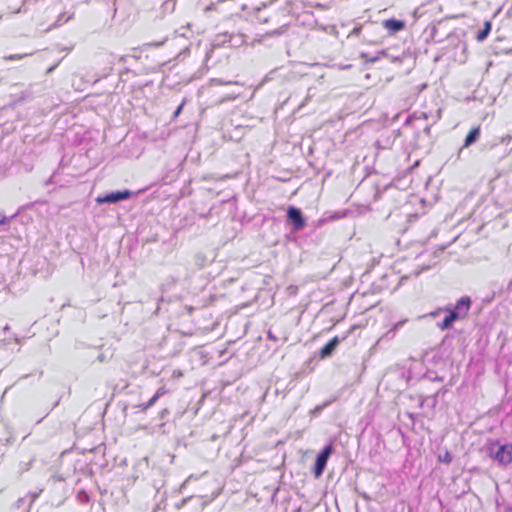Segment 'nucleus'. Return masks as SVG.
<instances>
[{
	"instance_id": "37",
	"label": "nucleus",
	"mask_w": 512,
	"mask_h": 512,
	"mask_svg": "<svg viewBox=\"0 0 512 512\" xmlns=\"http://www.w3.org/2000/svg\"><path fill=\"white\" fill-rule=\"evenodd\" d=\"M439 118H440V110H438V112H437V116H436V118L434 119L433 123H434V122H436Z\"/></svg>"
},
{
	"instance_id": "23",
	"label": "nucleus",
	"mask_w": 512,
	"mask_h": 512,
	"mask_svg": "<svg viewBox=\"0 0 512 512\" xmlns=\"http://www.w3.org/2000/svg\"><path fill=\"white\" fill-rule=\"evenodd\" d=\"M70 19H71V15L66 16L65 14H61V15H59V17L55 21V23L51 26V28L59 27L63 23L68 22Z\"/></svg>"
},
{
	"instance_id": "33",
	"label": "nucleus",
	"mask_w": 512,
	"mask_h": 512,
	"mask_svg": "<svg viewBox=\"0 0 512 512\" xmlns=\"http://www.w3.org/2000/svg\"><path fill=\"white\" fill-rule=\"evenodd\" d=\"M445 37H446V39H448V40H452V41H453L454 39H456V37H455L454 35H452V34H447Z\"/></svg>"
},
{
	"instance_id": "6",
	"label": "nucleus",
	"mask_w": 512,
	"mask_h": 512,
	"mask_svg": "<svg viewBox=\"0 0 512 512\" xmlns=\"http://www.w3.org/2000/svg\"><path fill=\"white\" fill-rule=\"evenodd\" d=\"M441 22L429 24L423 31V36L426 43H440L444 37L439 35V28Z\"/></svg>"
},
{
	"instance_id": "31",
	"label": "nucleus",
	"mask_w": 512,
	"mask_h": 512,
	"mask_svg": "<svg viewBox=\"0 0 512 512\" xmlns=\"http://www.w3.org/2000/svg\"><path fill=\"white\" fill-rule=\"evenodd\" d=\"M140 408L142 411H146L147 409L150 408V406H148V403L146 402V403L141 404Z\"/></svg>"
},
{
	"instance_id": "8",
	"label": "nucleus",
	"mask_w": 512,
	"mask_h": 512,
	"mask_svg": "<svg viewBox=\"0 0 512 512\" xmlns=\"http://www.w3.org/2000/svg\"><path fill=\"white\" fill-rule=\"evenodd\" d=\"M442 311L448 312V314L443 319V321L438 324V327L441 330H448L452 327V325L455 321L462 320V318H460V316L457 313L452 311L450 306H447L443 309H439L437 312L432 313L431 315H433V316L437 315L439 312H442Z\"/></svg>"
},
{
	"instance_id": "43",
	"label": "nucleus",
	"mask_w": 512,
	"mask_h": 512,
	"mask_svg": "<svg viewBox=\"0 0 512 512\" xmlns=\"http://www.w3.org/2000/svg\"><path fill=\"white\" fill-rule=\"evenodd\" d=\"M508 512H512V507L508 510Z\"/></svg>"
},
{
	"instance_id": "10",
	"label": "nucleus",
	"mask_w": 512,
	"mask_h": 512,
	"mask_svg": "<svg viewBox=\"0 0 512 512\" xmlns=\"http://www.w3.org/2000/svg\"><path fill=\"white\" fill-rule=\"evenodd\" d=\"M471 307V299L469 296H463L461 297L456 304L451 307L452 311L457 313L460 318L464 319L468 315V312Z\"/></svg>"
},
{
	"instance_id": "20",
	"label": "nucleus",
	"mask_w": 512,
	"mask_h": 512,
	"mask_svg": "<svg viewBox=\"0 0 512 512\" xmlns=\"http://www.w3.org/2000/svg\"><path fill=\"white\" fill-rule=\"evenodd\" d=\"M166 393V390L163 388V387H160L156 393L154 394V396L147 402L148 403V406L152 407L156 402L157 400Z\"/></svg>"
},
{
	"instance_id": "30",
	"label": "nucleus",
	"mask_w": 512,
	"mask_h": 512,
	"mask_svg": "<svg viewBox=\"0 0 512 512\" xmlns=\"http://www.w3.org/2000/svg\"><path fill=\"white\" fill-rule=\"evenodd\" d=\"M511 139H512V135H506V136L501 138V142L502 143L509 142Z\"/></svg>"
},
{
	"instance_id": "14",
	"label": "nucleus",
	"mask_w": 512,
	"mask_h": 512,
	"mask_svg": "<svg viewBox=\"0 0 512 512\" xmlns=\"http://www.w3.org/2000/svg\"><path fill=\"white\" fill-rule=\"evenodd\" d=\"M266 7L267 3H262L261 6H257L253 9L255 18L261 24H267L271 21V17L267 15L264 11Z\"/></svg>"
},
{
	"instance_id": "29",
	"label": "nucleus",
	"mask_w": 512,
	"mask_h": 512,
	"mask_svg": "<svg viewBox=\"0 0 512 512\" xmlns=\"http://www.w3.org/2000/svg\"><path fill=\"white\" fill-rule=\"evenodd\" d=\"M184 104H185V103H184V102H182V103L177 107V109H176V110H175V112H174V117H177V116L180 114V112H181V110H182V108H183Z\"/></svg>"
},
{
	"instance_id": "40",
	"label": "nucleus",
	"mask_w": 512,
	"mask_h": 512,
	"mask_svg": "<svg viewBox=\"0 0 512 512\" xmlns=\"http://www.w3.org/2000/svg\"><path fill=\"white\" fill-rule=\"evenodd\" d=\"M166 413H167V410H166V409H164V410L161 412V417L163 418V417H164V415H165Z\"/></svg>"
},
{
	"instance_id": "11",
	"label": "nucleus",
	"mask_w": 512,
	"mask_h": 512,
	"mask_svg": "<svg viewBox=\"0 0 512 512\" xmlns=\"http://www.w3.org/2000/svg\"><path fill=\"white\" fill-rule=\"evenodd\" d=\"M346 336L339 338L338 336L333 337L327 344H325L319 351V356L321 359H325L330 357L337 346L340 344L342 340H344Z\"/></svg>"
},
{
	"instance_id": "7",
	"label": "nucleus",
	"mask_w": 512,
	"mask_h": 512,
	"mask_svg": "<svg viewBox=\"0 0 512 512\" xmlns=\"http://www.w3.org/2000/svg\"><path fill=\"white\" fill-rule=\"evenodd\" d=\"M219 43L226 44L228 43L231 47H240L246 42V36L241 33H224L218 36Z\"/></svg>"
},
{
	"instance_id": "25",
	"label": "nucleus",
	"mask_w": 512,
	"mask_h": 512,
	"mask_svg": "<svg viewBox=\"0 0 512 512\" xmlns=\"http://www.w3.org/2000/svg\"><path fill=\"white\" fill-rule=\"evenodd\" d=\"M77 498H78V500H79L81 503H86V502H88V501H89V496H88V494H87L86 492H84V491L79 492V493H78V495H77Z\"/></svg>"
},
{
	"instance_id": "24",
	"label": "nucleus",
	"mask_w": 512,
	"mask_h": 512,
	"mask_svg": "<svg viewBox=\"0 0 512 512\" xmlns=\"http://www.w3.org/2000/svg\"><path fill=\"white\" fill-rule=\"evenodd\" d=\"M438 459L440 462H443L445 464H450L452 462V455L449 451H445L444 454H440L438 456Z\"/></svg>"
},
{
	"instance_id": "13",
	"label": "nucleus",
	"mask_w": 512,
	"mask_h": 512,
	"mask_svg": "<svg viewBox=\"0 0 512 512\" xmlns=\"http://www.w3.org/2000/svg\"><path fill=\"white\" fill-rule=\"evenodd\" d=\"M428 115L426 112H415L413 115L407 117L404 122V127L413 126L414 128H421L419 122L427 120Z\"/></svg>"
},
{
	"instance_id": "3",
	"label": "nucleus",
	"mask_w": 512,
	"mask_h": 512,
	"mask_svg": "<svg viewBox=\"0 0 512 512\" xmlns=\"http://www.w3.org/2000/svg\"><path fill=\"white\" fill-rule=\"evenodd\" d=\"M332 452H333V446H332V444H329V445H326L321 450V452L317 455L316 460H315V465L313 468V474H314L315 478H319L323 474V472L326 468V465H327V461H328L330 455L332 454Z\"/></svg>"
},
{
	"instance_id": "18",
	"label": "nucleus",
	"mask_w": 512,
	"mask_h": 512,
	"mask_svg": "<svg viewBox=\"0 0 512 512\" xmlns=\"http://www.w3.org/2000/svg\"><path fill=\"white\" fill-rule=\"evenodd\" d=\"M425 404L430 406L431 408H434L437 404V394L423 397L420 405L424 406Z\"/></svg>"
},
{
	"instance_id": "38",
	"label": "nucleus",
	"mask_w": 512,
	"mask_h": 512,
	"mask_svg": "<svg viewBox=\"0 0 512 512\" xmlns=\"http://www.w3.org/2000/svg\"><path fill=\"white\" fill-rule=\"evenodd\" d=\"M212 7H213V4H211V5L207 6V7L205 8V11H210V10L212 9Z\"/></svg>"
},
{
	"instance_id": "4",
	"label": "nucleus",
	"mask_w": 512,
	"mask_h": 512,
	"mask_svg": "<svg viewBox=\"0 0 512 512\" xmlns=\"http://www.w3.org/2000/svg\"><path fill=\"white\" fill-rule=\"evenodd\" d=\"M287 220L292 225L294 232L300 231L306 226V220L303 217L302 211L294 206L288 207Z\"/></svg>"
},
{
	"instance_id": "41",
	"label": "nucleus",
	"mask_w": 512,
	"mask_h": 512,
	"mask_svg": "<svg viewBox=\"0 0 512 512\" xmlns=\"http://www.w3.org/2000/svg\"><path fill=\"white\" fill-rule=\"evenodd\" d=\"M36 497H37V494H34L32 497V502L36 499Z\"/></svg>"
},
{
	"instance_id": "1",
	"label": "nucleus",
	"mask_w": 512,
	"mask_h": 512,
	"mask_svg": "<svg viewBox=\"0 0 512 512\" xmlns=\"http://www.w3.org/2000/svg\"><path fill=\"white\" fill-rule=\"evenodd\" d=\"M489 455L502 465H508L512 462V444L500 445L493 443L489 446Z\"/></svg>"
},
{
	"instance_id": "35",
	"label": "nucleus",
	"mask_w": 512,
	"mask_h": 512,
	"mask_svg": "<svg viewBox=\"0 0 512 512\" xmlns=\"http://www.w3.org/2000/svg\"><path fill=\"white\" fill-rule=\"evenodd\" d=\"M268 338H269V339H272V340H275V339H276V338H275V336L272 334V332H271V331H269V332H268Z\"/></svg>"
},
{
	"instance_id": "42",
	"label": "nucleus",
	"mask_w": 512,
	"mask_h": 512,
	"mask_svg": "<svg viewBox=\"0 0 512 512\" xmlns=\"http://www.w3.org/2000/svg\"><path fill=\"white\" fill-rule=\"evenodd\" d=\"M125 58H126L125 56H122V57L120 58V60H121V61H124V60H125Z\"/></svg>"
},
{
	"instance_id": "17",
	"label": "nucleus",
	"mask_w": 512,
	"mask_h": 512,
	"mask_svg": "<svg viewBox=\"0 0 512 512\" xmlns=\"http://www.w3.org/2000/svg\"><path fill=\"white\" fill-rule=\"evenodd\" d=\"M387 57L388 59H390L392 62H402L404 56H394V55H390L387 51L385 50H382L381 52H379V54L375 57H372L370 59H368L367 61L369 62H376L380 59V57Z\"/></svg>"
},
{
	"instance_id": "2",
	"label": "nucleus",
	"mask_w": 512,
	"mask_h": 512,
	"mask_svg": "<svg viewBox=\"0 0 512 512\" xmlns=\"http://www.w3.org/2000/svg\"><path fill=\"white\" fill-rule=\"evenodd\" d=\"M431 125L425 124L421 132L415 133V141L411 143L414 149H421L428 151L431 147Z\"/></svg>"
},
{
	"instance_id": "21",
	"label": "nucleus",
	"mask_w": 512,
	"mask_h": 512,
	"mask_svg": "<svg viewBox=\"0 0 512 512\" xmlns=\"http://www.w3.org/2000/svg\"><path fill=\"white\" fill-rule=\"evenodd\" d=\"M316 27L318 30L326 32L328 34H335L337 32L336 27L334 25H326L325 26L322 24H316Z\"/></svg>"
},
{
	"instance_id": "22",
	"label": "nucleus",
	"mask_w": 512,
	"mask_h": 512,
	"mask_svg": "<svg viewBox=\"0 0 512 512\" xmlns=\"http://www.w3.org/2000/svg\"><path fill=\"white\" fill-rule=\"evenodd\" d=\"M32 55V53H24V54H11V55H7V56H4L3 59L5 61H13V60H21L27 56H30Z\"/></svg>"
},
{
	"instance_id": "19",
	"label": "nucleus",
	"mask_w": 512,
	"mask_h": 512,
	"mask_svg": "<svg viewBox=\"0 0 512 512\" xmlns=\"http://www.w3.org/2000/svg\"><path fill=\"white\" fill-rule=\"evenodd\" d=\"M490 30H491V24H490V22H486L484 29L481 30L480 32H478L476 39L478 41L485 40L487 38L488 34L490 33Z\"/></svg>"
},
{
	"instance_id": "39",
	"label": "nucleus",
	"mask_w": 512,
	"mask_h": 512,
	"mask_svg": "<svg viewBox=\"0 0 512 512\" xmlns=\"http://www.w3.org/2000/svg\"><path fill=\"white\" fill-rule=\"evenodd\" d=\"M54 68H55V66L50 67V68L47 70V73L52 72V71L54 70Z\"/></svg>"
},
{
	"instance_id": "36",
	"label": "nucleus",
	"mask_w": 512,
	"mask_h": 512,
	"mask_svg": "<svg viewBox=\"0 0 512 512\" xmlns=\"http://www.w3.org/2000/svg\"><path fill=\"white\" fill-rule=\"evenodd\" d=\"M23 502H24V499H22V498H21V499H19V500L17 501V503H16V504H17V506H18V507H20V505H21Z\"/></svg>"
},
{
	"instance_id": "34",
	"label": "nucleus",
	"mask_w": 512,
	"mask_h": 512,
	"mask_svg": "<svg viewBox=\"0 0 512 512\" xmlns=\"http://www.w3.org/2000/svg\"><path fill=\"white\" fill-rule=\"evenodd\" d=\"M360 32V28L359 27H355L352 31V34H358Z\"/></svg>"
},
{
	"instance_id": "32",
	"label": "nucleus",
	"mask_w": 512,
	"mask_h": 512,
	"mask_svg": "<svg viewBox=\"0 0 512 512\" xmlns=\"http://www.w3.org/2000/svg\"><path fill=\"white\" fill-rule=\"evenodd\" d=\"M163 43H164V41H162V42H157V43H149L148 45H149V46H155V47H158V46L163 45Z\"/></svg>"
},
{
	"instance_id": "28",
	"label": "nucleus",
	"mask_w": 512,
	"mask_h": 512,
	"mask_svg": "<svg viewBox=\"0 0 512 512\" xmlns=\"http://www.w3.org/2000/svg\"><path fill=\"white\" fill-rule=\"evenodd\" d=\"M8 221V218L0 212V225H5Z\"/></svg>"
},
{
	"instance_id": "27",
	"label": "nucleus",
	"mask_w": 512,
	"mask_h": 512,
	"mask_svg": "<svg viewBox=\"0 0 512 512\" xmlns=\"http://www.w3.org/2000/svg\"><path fill=\"white\" fill-rule=\"evenodd\" d=\"M326 405H327V404L325 403V404H323V405H318V406H316V407L311 411V413H312L313 415H318L319 413H321V411L323 410V408H324Z\"/></svg>"
},
{
	"instance_id": "9",
	"label": "nucleus",
	"mask_w": 512,
	"mask_h": 512,
	"mask_svg": "<svg viewBox=\"0 0 512 512\" xmlns=\"http://www.w3.org/2000/svg\"><path fill=\"white\" fill-rule=\"evenodd\" d=\"M288 25L283 24L279 28L271 30L269 32H266L264 34H261L257 36L251 43L252 46L255 45V43H266L268 39L279 37L283 35L287 31Z\"/></svg>"
},
{
	"instance_id": "5",
	"label": "nucleus",
	"mask_w": 512,
	"mask_h": 512,
	"mask_svg": "<svg viewBox=\"0 0 512 512\" xmlns=\"http://www.w3.org/2000/svg\"><path fill=\"white\" fill-rule=\"evenodd\" d=\"M131 196H132V192L130 190L115 191V192L108 193L104 196H98L96 198V202L98 204L117 203L119 201L129 199Z\"/></svg>"
},
{
	"instance_id": "12",
	"label": "nucleus",
	"mask_w": 512,
	"mask_h": 512,
	"mask_svg": "<svg viewBox=\"0 0 512 512\" xmlns=\"http://www.w3.org/2000/svg\"><path fill=\"white\" fill-rule=\"evenodd\" d=\"M382 25L391 35H393L402 31L405 28L406 23L403 20L391 18L384 20Z\"/></svg>"
},
{
	"instance_id": "26",
	"label": "nucleus",
	"mask_w": 512,
	"mask_h": 512,
	"mask_svg": "<svg viewBox=\"0 0 512 512\" xmlns=\"http://www.w3.org/2000/svg\"><path fill=\"white\" fill-rule=\"evenodd\" d=\"M211 82H212L213 84H216V85H228V84H233V83H234V82H231V81L224 82V81H222L221 79H217V78L212 79V80H211Z\"/></svg>"
},
{
	"instance_id": "16",
	"label": "nucleus",
	"mask_w": 512,
	"mask_h": 512,
	"mask_svg": "<svg viewBox=\"0 0 512 512\" xmlns=\"http://www.w3.org/2000/svg\"><path fill=\"white\" fill-rule=\"evenodd\" d=\"M405 323V320L403 321H399L397 323L394 324V326L388 330L379 340H378V343L382 342V341H390L392 340L395 335H396V332L404 325Z\"/></svg>"
},
{
	"instance_id": "15",
	"label": "nucleus",
	"mask_w": 512,
	"mask_h": 512,
	"mask_svg": "<svg viewBox=\"0 0 512 512\" xmlns=\"http://www.w3.org/2000/svg\"><path fill=\"white\" fill-rule=\"evenodd\" d=\"M480 137V127H474L466 136L464 145L460 148V152L465 148L469 147L470 145L474 144L478 141Z\"/></svg>"
}]
</instances>
